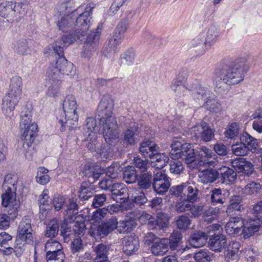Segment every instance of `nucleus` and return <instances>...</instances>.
<instances>
[{
  "label": "nucleus",
  "instance_id": "nucleus-63",
  "mask_svg": "<svg viewBox=\"0 0 262 262\" xmlns=\"http://www.w3.org/2000/svg\"><path fill=\"white\" fill-rule=\"evenodd\" d=\"M169 217L167 214L160 212L157 213V221L158 227L163 229L167 227L169 224Z\"/></svg>",
  "mask_w": 262,
  "mask_h": 262
},
{
  "label": "nucleus",
  "instance_id": "nucleus-9",
  "mask_svg": "<svg viewBox=\"0 0 262 262\" xmlns=\"http://www.w3.org/2000/svg\"><path fill=\"white\" fill-rule=\"evenodd\" d=\"M191 134L196 139L200 138L204 142H209L214 137V130L207 123L202 122L191 128Z\"/></svg>",
  "mask_w": 262,
  "mask_h": 262
},
{
  "label": "nucleus",
  "instance_id": "nucleus-19",
  "mask_svg": "<svg viewBox=\"0 0 262 262\" xmlns=\"http://www.w3.org/2000/svg\"><path fill=\"white\" fill-rule=\"evenodd\" d=\"M39 217L40 219L43 220L47 216L49 211L52 207L49 199V190L48 189L43 190L42 193L39 195Z\"/></svg>",
  "mask_w": 262,
  "mask_h": 262
},
{
  "label": "nucleus",
  "instance_id": "nucleus-7",
  "mask_svg": "<svg viewBox=\"0 0 262 262\" xmlns=\"http://www.w3.org/2000/svg\"><path fill=\"white\" fill-rule=\"evenodd\" d=\"M17 183V177L16 175L8 173L5 176L2 186V206H7L8 203L19 204V201L16 199Z\"/></svg>",
  "mask_w": 262,
  "mask_h": 262
},
{
  "label": "nucleus",
  "instance_id": "nucleus-64",
  "mask_svg": "<svg viewBox=\"0 0 262 262\" xmlns=\"http://www.w3.org/2000/svg\"><path fill=\"white\" fill-rule=\"evenodd\" d=\"M64 257V254L62 250L52 254L49 253L46 254L47 262H63Z\"/></svg>",
  "mask_w": 262,
  "mask_h": 262
},
{
  "label": "nucleus",
  "instance_id": "nucleus-59",
  "mask_svg": "<svg viewBox=\"0 0 262 262\" xmlns=\"http://www.w3.org/2000/svg\"><path fill=\"white\" fill-rule=\"evenodd\" d=\"M261 188V185L259 183L252 182L245 187L244 192L247 195L256 194Z\"/></svg>",
  "mask_w": 262,
  "mask_h": 262
},
{
  "label": "nucleus",
  "instance_id": "nucleus-4",
  "mask_svg": "<svg viewBox=\"0 0 262 262\" xmlns=\"http://www.w3.org/2000/svg\"><path fill=\"white\" fill-rule=\"evenodd\" d=\"M78 105L75 97L72 95L67 96L63 102L64 116L57 117L60 125V130L63 132L66 127L69 129L76 127L78 125V115L77 112Z\"/></svg>",
  "mask_w": 262,
  "mask_h": 262
},
{
  "label": "nucleus",
  "instance_id": "nucleus-20",
  "mask_svg": "<svg viewBox=\"0 0 262 262\" xmlns=\"http://www.w3.org/2000/svg\"><path fill=\"white\" fill-rule=\"evenodd\" d=\"M122 136L124 144L126 146L135 144L138 140V127L135 126H130L122 133Z\"/></svg>",
  "mask_w": 262,
  "mask_h": 262
},
{
  "label": "nucleus",
  "instance_id": "nucleus-39",
  "mask_svg": "<svg viewBox=\"0 0 262 262\" xmlns=\"http://www.w3.org/2000/svg\"><path fill=\"white\" fill-rule=\"evenodd\" d=\"M76 35H75V33H71L68 35H64L62 39L59 40H57L53 44V46L57 42H60L61 43L59 44L61 47L63 48L65 47L68 46L69 45L74 42L75 40L77 39L80 40V41H84V38L83 34H77L76 32Z\"/></svg>",
  "mask_w": 262,
  "mask_h": 262
},
{
  "label": "nucleus",
  "instance_id": "nucleus-37",
  "mask_svg": "<svg viewBox=\"0 0 262 262\" xmlns=\"http://www.w3.org/2000/svg\"><path fill=\"white\" fill-rule=\"evenodd\" d=\"M240 141L249 150L255 151L258 145L257 140L247 133L242 134L240 136Z\"/></svg>",
  "mask_w": 262,
  "mask_h": 262
},
{
  "label": "nucleus",
  "instance_id": "nucleus-46",
  "mask_svg": "<svg viewBox=\"0 0 262 262\" xmlns=\"http://www.w3.org/2000/svg\"><path fill=\"white\" fill-rule=\"evenodd\" d=\"M199 190L194 184L190 185L188 182L186 183L185 189L184 194L187 196V199L192 202H195L198 197Z\"/></svg>",
  "mask_w": 262,
  "mask_h": 262
},
{
  "label": "nucleus",
  "instance_id": "nucleus-58",
  "mask_svg": "<svg viewBox=\"0 0 262 262\" xmlns=\"http://www.w3.org/2000/svg\"><path fill=\"white\" fill-rule=\"evenodd\" d=\"M135 58V54L133 49H129L122 54L121 56L122 64L130 66L134 63Z\"/></svg>",
  "mask_w": 262,
  "mask_h": 262
},
{
  "label": "nucleus",
  "instance_id": "nucleus-28",
  "mask_svg": "<svg viewBox=\"0 0 262 262\" xmlns=\"http://www.w3.org/2000/svg\"><path fill=\"white\" fill-rule=\"evenodd\" d=\"M46 85L48 86L46 93L47 96L51 97H55L58 93L60 85V79L54 77L50 78L46 74Z\"/></svg>",
  "mask_w": 262,
  "mask_h": 262
},
{
  "label": "nucleus",
  "instance_id": "nucleus-54",
  "mask_svg": "<svg viewBox=\"0 0 262 262\" xmlns=\"http://www.w3.org/2000/svg\"><path fill=\"white\" fill-rule=\"evenodd\" d=\"M86 183H82L79 190V198L81 201H85L92 198L93 195V190Z\"/></svg>",
  "mask_w": 262,
  "mask_h": 262
},
{
  "label": "nucleus",
  "instance_id": "nucleus-1",
  "mask_svg": "<svg viewBox=\"0 0 262 262\" xmlns=\"http://www.w3.org/2000/svg\"><path fill=\"white\" fill-rule=\"evenodd\" d=\"M114 103L108 96L102 97L97 108L98 119L105 141L110 143L119 137V126L116 118L113 115Z\"/></svg>",
  "mask_w": 262,
  "mask_h": 262
},
{
  "label": "nucleus",
  "instance_id": "nucleus-57",
  "mask_svg": "<svg viewBox=\"0 0 262 262\" xmlns=\"http://www.w3.org/2000/svg\"><path fill=\"white\" fill-rule=\"evenodd\" d=\"M116 140L117 139L112 140L110 143H108L105 141L107 144L106 145H104L101 149H100L99 152L101 158L107 159L112 157L114 154V148L111 144L113 143L114 141H116Z\"/></svg>",
  "mask_w": 262,
  "mask_h": 262
},
{
  "label": "nucleus",
  "instance_id": "nucleus-2",
  "mask_svg": "<svg viewBox=\"0 0 262 262\" xmlns=\"http://www.w3.org/2000/svg\"><path fill=\"white\" fill-rule=\"evenodd\" d=\"M246 67V60L241 58L236 60L230 67L216 71L215 75L216 78H220V80H217L216 78L214 81L216 88L222 89L224 83L232 85L242 82L244 78Z\"/></svg>",
  "mask_w": 262,
  "mask_h": 262
},
{
  "label": "nucleus",
  "instance_id": "nucleus-49",
  "mask_svg": "<svg viewBox=\"0 0 262 262\" xmlns=\"http://www.w3.org/2000/svg\"><path fill=\"white\" fill-rule=\"evenodd\" d=\"M62 247L60 243L52 239L48 240L45 246V250L46 252V254L49 253L51 254L55 253L59 251H62Z\"/></svg>",
  "mask_w": 262,
  "mask_h": 262
},
{
  "label": "nucleus",
  "instance_id": "nucleus-3",
  "mask_svg": "<svg viewBox=\"0 0 262 262\" xmlns=\"http://www.w3.org/2000/svg\"><path fill=\"white\" fill-rule=\"evenodd\" d=\"M60 42H57L53 46V50L55 55L56 62L55 65L52 64L49 68L47 73L49 77H54L55 79H60L63 75H72L74 65L72 63L68 62L64 56L63 47L59 45Z\"/></svg>",
  "mask_w": 262,
  "mask_h": 262
},
{
  "label": "nucleus",
  "instance_id": "nucleus-60",
  "mask_svg": "<svg viewBox=\"0 0 262 262\" xmlns=\"http://www.w3.org/2000/svg\"><path fill=\"white\" fill-rule=\"evenodd\" d=\"M205 106L211 112L217 113L222 111L221 103L215 99H209L204 103Z\"/></svg>",
  "mask_w": 262,
  "mask_h": 262
},
{
  "label": "nucleus",
  "instance_id": "nucleus-23",
  "mask_svg": "<svg viewBox=\"0 0 262 262\" xmlns=\"http://www.w3.org/2000/svg\"><path fill=\"white\" fill-rule=\"evenodd\" d=\"M85 124L83 128V134L84 137L97 135L98 133L102 134V128L97 125L95 118L89 117L85 120Z\"/></svg>",
  "mask_w": 262,
  "mask_h": 262
},
{
  "label": "nucleus",
  "instance_id": "nucleus-47",
  "mask_svg": "<svg viewBox=\"0 0 262 262\" xmlns=\"http://www.w3.org/2000/svg\"><path fill=\"white\" fill-rule=\"evenodd\" d=\"M49 170L43 167H40L38 169L36 176V181L37 183L45 185L50 180V177L48 174Z\"/></svg>",
  "mask_w": 262,
  "mask_h": 262
},
{
  "label": "nucleus",
  "instance_id": "nucleus-13",
  "mask_svg": "<svg viewBox=\"0 0 262 262\" xmlns=\"http://www.w3.org/2000/svg\"><path fill=\"white\" fill-rule=\"evenodd\" d=\"M187 76L179 73L172 81L170 88L177 97L184 96L188 91L189 82H186Z\"/></svg>",
  "mask_w": 262,
  "mask_h": 262
},
{
  "label": "nucleus",
  "instance_id": "nucleus-61",
  "mask_svg": "<svg viewBox=\"0 0 262 262\" xmlns=\"http://www.w3.org/2000/svg\"><path fill=\"white\" fill-rule=\"evenodd\" d=\"M233 153L237 156H244L247 155L249 151L246 146L241 142L232 146Z\"/></svg>",
  "mask_w": 262,
  "mask_h": 262
},
{
  "label": "nucleus",
  "instance_id": "nucleus-8",
  "mask_svg": "<svg viewBox=\"0 0 262 262\" xmlns=\"http://www.w3.org/2000/svg\"><path fill=\"white\" fill-rule=\"evenodd\" d=\"M155 173L153 178L152 187L154 190L159 194L163 195L167 192L170 187L169 178L161 170H158Z\"/></svg>",
  "mask_w": 262,
  "mask_h": 262
},
{
  "label": "nucleus",
  "instance_id": "nucleus-12",
  "mask_svg": "<svg viewBox=\"0 0 262 262\" xmlns=\"http://www.w3.org/2000/svg\"><path fill=\"white\" fill-rule=\"evenodd\" d=\"M6 208L7 214H0V228L4 229L8 227L11 220H14L18 215V211L20 204L8 203L7 206H3Z\"/></svg>",
  "mask_w": 262,
  "mask_h": 262
},
{
  "label": "nucleus",
  "instance_id": "nucleus-17",
  "mask_svg": "<svg viewBox=\"0 0 262 262\" xmlns=\"http://www.w3.org/2000/svg\"><path fill=\"white\" fill-rule=\"evenodd\" d=\"M21 132L20 139L23 143V147L25 148V145L30 147L34 142L35 139V134L37 130V125L35 123H32L25 127L20 128Z\"/></svg>",
  "mask_w": 262,
  "mask_h": 262
},
{
  "label": "nucleus",
  "instance_id": "nucleus-29",
  "mask_svg": "<svg viewBox=\"0 0 262 262\" xmlns=\"http://www.w3.org/2000/svg\"><path fill=\"white\" fill-rule=\"evenodd\" d=\"M260 223L257 220H250L249 222L244 223L242 234L244 238H247L253 235L259 230Z\"/></svg>",
  "mask_w": 262,
  "mask_h": 262
},
{
  "label": "nucleus",
  "instance_id": "nucleus-42",
  "mask_svg": "<svg viewBox=\"0 0 262 262\" xmlns=\"http://www.w3.org/2000/svg\"><path fill=\"white\" fill-rule=\"evenodd\" d=\"M240 245L239 242H233L228 247V253L227 255L228 262H237L238 260V252Z\"/></svg>",
  "mask_w": 262,
  "mask_h": 262
},
{
  "label": "nucleus",
  "instance_id": "nucleus-18",
  "mask_svg": "<svg viewBox=\"0 0 262 262\" xmlns=\"http://www.w3.org/2000/svg\"><path fill=\"white\" fill-rule=\"evenodd\" d=\"M91 14V10H86L77 17L76 21V25L79 28L76 31L77 34H83V37L87 34V31L90 27Z\"/></svg>",
  "mask_w": 262,
  "mask_h": 262
},
{
  "label": "nucleus",
  "instance_id": "nucleus-38",
  "mask_svg": "<svg viewBox=\"0 0 262 262\" xmlns=\"http://www.w3.org/2000/svg\"><path fill=\"white\" fill-rule=\"evenodd\" d=\"M139 246L138 239L133 237H129L124 240L123 243V250L126 255H130L137 251Z\"/></svg>",
  "mask_w": 262,
  "mask_h": 262
},
{
  "label": "nucleus",
  "instance_id": "nucleus-30",
  "mask_svg": "<svg viewBox=\"0 0 262 262\" xmlns=\"http://www.w3.org/2000/svg\"><path fill=\"white\" fill-rule=\"evenodd\" d=\"M242 202V199L241 196H232L230 198L229 204L226 208V212L230 215H234L237 212H241L242 209H243Z\"/></svg>",
  "mask_w": 262,
  "mask_h": 262
},
{
  "label": "nucleus",
  "instance_id": "nucleus-41",
  "mask_svg": "<svg viewBox=\"0 0 262 262\" xmlns=\"http://www.w3.org/2000/svg\"><path fill=\"white\" fill-rule=\"evenodd\" d=\"M95 252L96 257L95 258V262H108L107 258L108 250L107 247L100 244L97 245L95 249Z\"/></svg>",
  "mask_w": 262,
  "mask_h": 262
},
{
  "label": "nucleus",
  "instance_id": "nucleus-51",
  "mask_svg": "<svg viewBox=\"0 0 262 262\" xmlns=\"http://www.w3.org/2000/svg\"><path fill=\"white\" fill-rule=\"evenodd\" d=\"M218 163L219 158L215 154H213L205 159L200 160V162H198V165L199 166L212 168L214 167Z\"/></svg>",
  "mask_w": 262,
  "mask_h": 262
},
{
  "label": "nucleus",
  "instance_id": "nucleus-26",
  "mask_svg": "<svg viewBox=\"0 0 262 262\" xmlns=\"http://www.w3.org/2000/svg\"><path fill=\"white\" fill-rule=\"evenodd\" d=\"M168 238H163L155 242L151 246V252L155 255H163L168 250Z\"/></svg>",
  "mask_w": 262,
  "mask_h": 262
},
{
  "label": "nucleus",
  "instance_id": "nucleus-16",
  "mask_svg": "<svg viewBox=\"0 0 262 262\" xmlns=\"http://www.w3.org/2000/svg\"><path fill=\"white\" fill-rule=\"evenodd\" d=\"M18 232V237L23 242L30 243L32 241V229L29 219L25 218L20 222Z\"/></svg>",
  "mask_w": 262,
  "mask_h": 262
},
{
  "label": "nucleus",
  "instance_id": "nucleus-31",
  "mask_svg": "<svg viewBox=\"0 0 262 262\" xmlns=\"http://www.w3.org/2000/svg\"><path fill=\"white\" fill-rule=\"evenodd\" d=\"M159 150L158 146L150 141H143L140 145V151L145 157L152 159L154 154Z\"/></svg>",
  "mask_w": 262,
  "mask_h": 262
},
{
  "label": "nucleus",
  "instance_id": "nucleus-40",
  "mask_svg": "<svg viewBox=\"0 0 262 262\" xmlns=\"http://www.w3.org/2000/svg\"><path fill=\"white\" fill-rule=\"evenodd\" d=\"M118 222L117 219L112 217L100 225L101 234H103V237L107 235L112 232L117 227Z\"/></svg>",
  "mask_w": 262,
  "mask_h": 262
},
{
  "label": "nucleus",
  "instance_id": "nucleus-14",
  "mask_svg": "<svg viewBox=\"0 0 262 262\" xmlns=\"http://www.w3.org/2000/svg\"><path fill=\"white\" fill-rule=\"evenodd\" d=\"M110 190L112 198L119 203L125 202L130 195V192H128V190L123 183L112 184Z\"/></svg>",
  "mask_w": 262,
  "mask_h": 262
},
{
  "label": "nucleus",
  "instance_id": "nucleus-34",
  "mask_svg": "<svg viewBox=\"0 0 262 262\" xmlns=\"http://www.w3.org/2000/svg\"><path fill=\"white\" fill-rule=\"evenodd\" d=\"M209 244L212 250L220 252L226 246V238L222 234L215 235L210 238Z\"/></svg>",
  "mask_w": 262,
  "mask_h": 262
},
{
  "label": "nucleus",
  "instance_id": "nucleus-45",
  "mask_svg": "<svg viewBox=\"0 0 262 262\" xmlns=\"http://www.w3.org/2000/svg\"><path fill=\"white\" fill-rule=\"evenodd\" d=\"M123 179L127 183H133L137 180V171L133 166L125 167L123 171Z\"/></svg>",
  "mask_w": 262,
  "mask_h": 262
},
{
  "label": "nucleus",
  "instance_id": "nucleus-32",
  "mask_svg": "<svg viewBox=\"0 0 262 262\" xmlns=\"http://www.w3.org/2000/svg\"><path fill=\"white\" fill-rule=\"evenodd\" d=\"M29 44V40L21 39L14 42L12 48L15 53L21 56H25L30 54L31 53Z\"/></svg>",
  "mask_w": 262,
  "mask_h": 262
},
{
  "label": "nucleus",
  "instance_id": "nucleus-36",
  "mask_svg": "<svg viewBox=\"0 0 262 262\" xmlns=\"http://www.w3.org/2000/svg\"><path fill=\"white\" fill-rule=\"evenodd\" d=\"M201 181L204 184L212 183L219 178L218 170L212 168L203 170L199 174Z\"/></svg>",
  "mask_w": 262,
  "mask_h": 262
},
{
  "label": "nucleus",
  "instance_id": "nucleus-5",
  "mask_svg": "<svg viewBox=\"0 0 262 262\" xmlns=\"http://www.w3.org/2000/svg\"><path fill=\"white\" fill-rule=\"evenodd\" d=\"M28 10V5L25 3L5 1L0 4V16L10 23L18 21Z\"/></svg>",
  "mask_w": 262,
  "mask_h": 262
},
{
  "label": "nucleus",
  "instance_id": "nucleus-52",
  "mask_svg": "<svg viewBox=\"0 0 262 262\" xmlns=\"http://www.w3.org/2000/svg\"><path fill=\"white\" fill-rule=\"evenodd\" d=\"M182 238V234L179 231H174L170 235V238H168V247L170 249L175 250L178 246Z\"/></svg>",
  "mask_w": 262,
  "mask_h": 262
},
{
  "label": "nucleus",
  "instance_id": "nucleus-50",
  "mask_svg": "<svg viewBox=\"0 0 262 262\" xmlns=\"http://www.w3.org/2000/svg\"><path fill=\"white\" fill-rule=\"evenodd\" d=\"M239 125L236 122H232L227 126L224 134L227 138L233 139L236 137L239 133Z\"/></svg>",
  "mask_w": 262,
  "mask_h": 262
},
{
  "label": "nucleus",
  "instance_id": "nucleus-6",
  "mask_svg": "<svg viewBox=\"0 0 262 262\" xmlns=\"http://www.w3.org/2000/svg\"><path fill=\"white\" fill-rule=\"evenodd\" d=\"M171 147L170 154L173 159L181 158L184 160L187 164H191L197 160V155L194 152L191 144H182L181 142L176 141L172 142Z\"/></svg>",
  "mask_w": 262,
  "mask_h": 262
},
{
  "label": "nucleus",
  "instance_id": "nucleus-15",
  "mask_svg": "<svg viewBox=\"0 0 262 262\" xmlns=\"http://www.w3.org/2000/svg\"><path fill=\"white\" fill-rule=\"evenodd\" d=\"M20 99L6 94L3 99L2 109L3 113L7 117L13 116L14 110Z\"/></svg>",
  "mask_w": 262,
  "mask_h": 262
},
{
  "label": "nucleus",
  "instance_id": "nucleus-33",
  "mask_svg": "<svg viewBox=\"0 0 262 262\" xmlns=\"http://www.w3.org/2000/svg\"><path fill=\"white\" fill-rule=\"evenodd\" d=\"M151 159L152 160L150 164L151 168L156 169H161L169 161V158L167 155L164 153H159L158 151L153 155Z\"/></svg>",
  "mask_w": 262,
  "mask_h": 262
},
{
  "label": "nucleus",
  "instance_id": "nucleus-62",
  "mask_svg": "<svg viewBox=\"0 0 262 262\" xmlns=\"http://www.w3.org/2000/svg\"><path fill=\"white\" fill-rule=\"evenodd\" d=\"M191 202L188 199L180 200L176 204V211L178 212H183L188 211L190 208Z\"/></svg>",
  "mask_w": 262,
  "mask_h": 262
},
{
  "label": "nucleus",
  "instance_id": "nucleus-24",
  "mask_svg": "<svg viewBox=\"0 0 262 262\" xmlns=\"http://www.w3.org/2000/svg\"><path fill=\"white\" fill-rule=\"evenodd\" d=\"M124 36L115 33L113 38L109 41L108 46L103 50V53L106 56H111L117 52V48L119 46Z\"/></svg>",
  "mask_w": 262,
  "mask_h": 262
},
{
  "label": "nucleus",
  "instance_id": "nucleus-27",
  "mask_svg": "<svg viewBox=\"0 0 262 262\" xmlns=\"http://www.w3.org/2000/svg\"><path fill=\"white\" fill-rule=\"evenodd\" d=\"M201 33H205V44L211 47L217 40L219 36V31L216 27L211 26Z\"/></svg>",
  "mask_w": 262,
  "mask_h": 262
},
{
  "label": "nucleus",
  "instance_id": "nucleus-43",
  "mask_svg": "<svg viewBox=\"0 0 262 262\" xmlns=\"http://www.w3.org/2000/svg\"><path fill=\"white\" fill-rule=\"evenodd\" d=\"M59 227V223L56 219L51 220L47 226L45 235L47 237H54L58 233Z\"/></svg>",
  "mask_w": 262,
  "mask_h": 262
},
{
  "label": "nucleus",
  "instance_id": "nucleus-35",
  "mask_svg": "<svg viewBox=\"0 0 262 262\" xmlns=\"http://www.w3.org/2000/svg\"><path fill=\"white\" fill-rule=\"evenodd\" d=\"M207 235L202 231H197L191 235L189 241L190 244L194 248L203 246L206 243Z\"/></svg>",
  "mask_w": 262,
  "mask_h": 262
},
{
  "label": "nucleus",
  "instance_id": "nucleus-56",
  "mask_svg": "<svg viewBox=\"0 0 262 262\" xmlns=\"http://www.w3.org/2000/svg\"><path fill=\"white\" fill-rule=\"evenodd\" d=\"M129 197L132 201L140 206L143 205L147 201L144 193L140 190H135L134 193H130Z\"/></svg>",
  "mask_w": 262,
  "mask_h": 262
},
{
  "label": "nucleus",
  "instance_id": "nucleus-48",
  "mask_svg": "<svg viewBox=\"0 0 262 262\" xmlns=\"http://www.w3.org/2000/svg\"><path fill=\"white\" fill-rule=\"evenodd\" d=\"M193 258L196 262H210L212 254L207 250H200L194 254Z\"/></svg>",
  "mask_w": 262,
  "mask_h": 262
},
{
  "label": "nucleus",
  "instance_id": "nucleus-25",
  "mask_svg": "<svg viewBox=\"0 0 262 262\" xmlns=\"http://www.w3.org/2000/svg\"><path fill=\"white\" fill-rule=\"evenodd\" d=\"M219 176L220 178L223 183L230 184L235 182L236 179V173L232 169L223 166L218 169Z\"/></svg>",
  "mask_w": 262,
  "mask_h": 262
},
{
  "label": "nucleus",
  "instance_id": "nucleus-53",
  "mask_svg": "<svg viewBox=\"0 0 262 262\" xmlns=\"http://www.w3.org/2000/svg\"><path fill=\"white\" fill-rule=\"evenodd\" d=\"M65 210L67 212V214H69V217L72 219L73 215L78 213V206L75 199L72 198L68 201L64 206Z\"/></svg>",
  "mask_w": 262,
  "mask_h": 262
},
{
  "label": "nucleus",
  "instance_id": "nucleus-22",
  "mask_svg": "<svg viewBox=\"0 0 262 262\" xmlns=\"http://www.w3.org/2000/svg\"><path fill=\"white\" fill-rule=\"evenodd\" d=\"M23 84V80L20 76L18 75L13 76L10 80L9 91L7 94L20 99Z\"/></svg>",
  "mask_w": 262,
  "mask_h": 262
},
{
  "label": "nucleus",
  "instance_id": "nucleus-55",
  "mask_svg": "<svg viewBox=\"0 0 262 262\" xmlns=\"http://www.w3.org/2000/svg\"><path fill=\"white\" fill-rule=\"evenodd\" d=\"M211 202L212 204L216 205L217 204H223L224 203V194L222 193V190L220 188H215L211 191Z\"/></svg>",
  "mask_w": 262,
  "mask_h": 262
},
{
  "label": "nucleus",
  "instance_id": "nucleus-21",
  "mask_svg": "<svg viewBox=\"0 0 262 262\" xmlns=\"http://www.w3.org/2000/svg\"><path fill=\"white\" fill-rule=\"evenodd\" d=\"M244 225V222L241 217H232L226 224L225 230L229 235L238 234Z\"/></svg>",
  "mask_w": 262,
  "mask_h": 262
},
{
  "label": "nucleus",
  "instance_id": "nucleus-44",
  "mask_svg": "<svg viewBox=\"0 0 262 262\" xmlns=\"http://www.w3.org/2000/svg\"><path fill=\"white\" fill-rule=\"evenodd\" d=\"M152 182V172L149 170L147 173H143L140 176L138 183L140 188L147 189L150 187Z\"/></svg>",
  "mask_w": 262,
  "mask_h": 262
},
{
  "label": "nucleus",
  "instance_id": "nucleus-10",
  "mask_svg": "<svg viewBox=\"0 0 262 262\" xmlns=\"http://www.w3.org/2000/svg\"><path fill=\"white\" fill-rule=\"evenodd\" d=\"M99 27L95 31H92L85 39L86 44L83 47V56L85 58H90L97 49L100 37V32L98 31Z\"/></svg>",
  "mask_w": 262,
  "mask_h": 262
},
{
  "label": "nucleus",
  "instance_id": "nucleus-11",
  "mask_svg": "<svg viewBox=\"0 0 262 262\" xmlns=\"http://www.w3.org/2000/svg\"><path fill=\"white\" fill-rule=\"evenodd\" d=\"M188 91L196 102L204 100L210 94L209 90L203 86L196 79L189 81Z\"/></svg>",
  "mask_w": 262,
  "mask_h": 262
}]
</instances>
